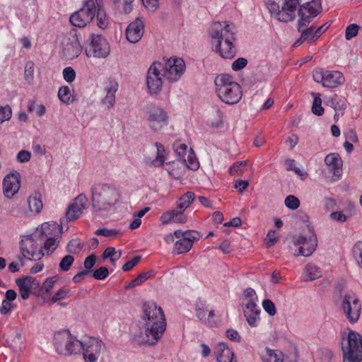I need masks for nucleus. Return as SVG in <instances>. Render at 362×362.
<instances>
[{
    "instance_id": "473e14b6",
    "label": "nucleus",
    "mask_w": 362,
    "mask_h": 362,
    "mask_svg": "<svg viewBox=\"0 0 362 362\" xmlns=\"http://www.w3.org/2000/svg\"><path fill=\"white\" fill-rule=\"evenodd\" d=\"M31 279V276H25L24 277L16 279V284L19 288L21 297L23 300H27L29 298L30 293V286L27 283V281H30Z\"/></svg>"
},
{
    "instance_id": "0e129e2a",
    "label": "nucleus",
    "mask_w": 362,
    "mask_h": 362,
    "mask_svg": "<svg viewBox=\"0 0 362 362\" xmlns=\"http://www.w3.org/2000/svg\"><path fill=\"white\" fill-rule=\"evenodd\" d=\"M141 257L139 255L135 256L132 259L127 261L123 266L122 270L124 272H128L132 269L141 260Z\"/></svg>"
},
{
    "instance_id": "8fccbe9b",
    "label": "nucleus",
    "mask_w": 362,
    "mask_h": 362,
    "mask_svg": "<svg viewBox=\"0 0 362 362\" xmlns=\"http://www.w3.org/2000/svg\"><path fill=\"white\" fill-rule=\"evenodd\" d=\"M262 308L270 316H274L276 314V309L274 303L269 299H264L262 301Z\"/></svg>"
},
{
    "instance_id": "f03ea898",
    "label": "nucleus",
    "mask_w": 362,
    "mask_h": 362,
    "mask_svg": "<svg viewBox=\"0 0 362 362\" xmlns=\"http://www.w3.org/2000/svg\"><path fill=\"white\" fill-rule=\"evenodd\" d=\"M237 33L236 26L230 21H218L211 25L209 30L211 42L222 58L232 59L235 57Z\"/></svg>"
},
{
    "instance_id": "bb28decb",
    "label": "nucleus",
    "mask_w": 362,
    "mask_h": 362,
    "mask_svg": "<svg viewBox=\"0 0 362 362\" xmlns=\"http://www.w3.org/2000/svg\"><path fill=\"white\" fill-rule=\"evenodd\" d=\"M119 85L115 81H109L108 83L105 86L106 93L105 97L103 99L102 103L107 108L112 107L115 103V93L118 90Z\"/></svg>"
},
{
    "instance_id": "a211bd4d",
    "label": "nucleus",
    "mask_w": 362,
    "mask_h": 362,
    "mask_svg": "<svg viewBox=\"0 0 362 362\" xmlns=\"http://www.w3.org/2000/svg\"><path fill=\"white\" fill-rule=\"evenodd\" d=\"M185 63L181 58L171 57L163 66V78L170 82L177 81L185 71Z\"/></svg>"
},
{
    "instance_id": "f3484780",
    "label": "nucleus",
    "mask_w": 362,
    "mask_h": 362,
    "mask_svg": "<svg viewBox=\"0 0 362 362\" xmlns=\"http://www.w3.org/2000/svg\"><path fill=\"white\" fill-rule=\"evenodd\" d=\"M163 66L160 62H153L149 67L146 75V85L150 93L158 94L163 88Z\"/></svg>"
},
{
    "instance_id": "a18cd8bd",
    "label": "nucleus",
    "mask_w": 362,
    "mask_h": 362,
    "mask_svg": "<svg viewBox=\"0 0 362 362\" xmlns=\"http://www.w3.org/2000/svg\"><path fill=\"white\" fill-rule=\"evenodd\" d=\"M184 161L185 162V165L189 169L196 170L199 167V163L197 158L195 157L194 154L192 152V149L190 150L187 158H185Z\"/></svg>"
},
{
    "instance_id": "c85d7f7f",
    "label": "nucleus",
    "mask_w": 362,
    "mask_h": 362,
    "mask_svg": "<svg viewBox=\"0 0 362 362\" xmlns=\"http://www.w3.org/2000/svg\"><path fill=\"white\" fill-rule=\"evenodd\" d=\"M262 362H283L286 360L284 354L279 350L264 348L260 353Z\"/></svg>"
},
{
    "instance_id": "dca6fc26",
    "label": "nucleus",
    "mask_w": 362,
    "mask_h": 362,
    "mask_svg": "<svg viewBox=\"0 0 362 362\" xmlns=\"http://www.w3.org/2000/svg\"><path fill=\"white\" fill-rule=\"evenodd\" d=\"M313 78L315 82L329 88H334L344 82V77L340 71H324L320 68L313 71Z\"/></svg>"
},
{
    "instance_id": "13d9d810",
    "label": "nucleus",
    "mask_w": 362,
    "mask_h": 362,
    "mask_svg": "<svg viewBox=\"0 0 362 362\" xmlns=\"http://www.w3.org/2000/svg\"><path fill=\"white\" fill-rule=\"evenodd\" d=\"M119 233V231L116 229H107L105 228H98L95 230L96 235H102L104 237H113Z\"/></svg>"
},
{
    "instance_id": "ea45409f",
    "label": "nucleus",
    "mask_w": 362,
    "mask_h": 362,
    "mask_svg": "<svg viewBox=\"0 0 362 362\" xmlns=\"http://www.w3.org/2000/svg\"><path fill=\"white\" fill-rule=\"evenodd\" d=\"M151 276L150 272L141 273L139 274L135 279L129 283L126 286L127 288H132L141 285Z\"/></svg>"
},
{
    "instance_id": "79ce46f5",
    "label": "nucleus",
    "mask_w": 362,
    "mask_h": 362,
    "mask_svg": "<svg viewBox=\"0 0 362 362\" xmlns=\"http://www.w3.org/2000/svg\"><path fill=\"white\" fill-rule=\"evenodd\" d=\"M34 70H35V64L32 61H28L26 62L25 66V80L28 83H31L34 78Z\"/></svg>"
},
{
    "instance_id": "f8f14e48",
    "label": "nucleus",
    "mask_w": 362,
    "mask_h": 362,
    "mask_svg": "<svg viewBox=\"0 0 362 362\" xmlns=\"http://www.w3.org/2000/svg\"><path fill=\"white\" fill-rule=\"evenodd\" d=\"M322 0H311L300 6L298 30L306 28L310 23L322 11Z\"/></svg>"
},
{
    "instance_id": "a878e982",
    "label": "nucleus",
    "mask_w": 362,
    "mask_h": 362,
    "mask_svg": "<svg viewBox=\"0 0 362 362\" xmlns=\"http://www.w3.org/2000/svg\"><path fill=\"white\" fill-rule=\"evenodd\" d=\"M215 354L218 362H236L233 351L224 342H220L215 348Z\"/></svg>"
},
{
    "instance_id": "2eb2a0df",
    "label": "nucleus",
    "mask_w": 362,
    "mask_h": 362,
    "mask_svg": "<svg viewBox=\"0 0 362 362\" xmlns=\"http://www.w3.org/2000/svg\"><path fill=\"white\" fill-rule=\"evenodd\" d=\"M298 0H284L281 9L274 1L268 4V8L271 13L279 21L288 22L292 21L295 17Z\"/></svg>"
},
{
    "instance_id": "4468645a",
    "label": "nucleus",
    "mask_w": 362,
    "mask_h": 362,
    "mask_svg": "<svg viewBox=\"0 0 362 362\" xmlns=\"http://www.w3.org/2000/svg\"><path fill=\"white\" fill-rule=\"evenodd\" d=\"M195 313L199 320L207 327H217L221 323L220 317L216 315L214 310L201 298L196 302Z\"/></svg>"
},
{
    "instance_id": "b1692460",
    "label": "nucleus",
    "mask_w": 362,
    "mask_h": 362,
    "mask_svg": "<svg viewBox=\"0 0 362 362\" xmlns=\"http://www.w3.org/2000/svg\"><path fill=\"white\" fill-rule=\"evenodd\" d=\"M21 187V175L13 172L6 175L3 180V192L6 197L11 199L18 193Z\"/></svg>"
},
{
    "instance_id": "39448f33",
    "label": "nucleus",
    "mask_w": 362,
    "mask_h": 362,
    "mask_svg": "<svg viewBox=\"0 0 362 362\" xmlns=\"http://www.w3.org/2000/svg\"><path fill=\"white\" fill-rule=\"evenodd\" d=\"M54 344L57 352L60 355L70 356L81 352L83 340L80 341L69 330H62L54 334Z\"/></svg>"
},
{
    "instance_id": "c756f323",
    "label": "nucleus",
    "mask_w": 362,
    "mask_h": 362,
    "mask_svg": "<svg viewBox=\"0 0 362 362\" xmlns=\"http://www.w3.org/2000/svg\"><path fill=\"white\" fill-rule=\"evenodd\" d=\"M154 147L156 156L154 158L149 159L150 164L153 167H160L164 164L167 159L168 153L164 146L160 143L156 142L154 144Z\"/></svg>"
},
{
    "instance_id": "aec40b11",
    "label": "nucleus",
    "mask_w": 362,
    "mask_h": 362,
    "mask_svg": "<svg viewBox=\"0 0 362 362\" xmlns=\"http://www.w3.org/2000/svg\"><path fill=\"white\" fill-rule=\"evenodd\" d=\"M88 206V199L86 194H79L73 199L69 204L66 212V218L69 221H73L78 219L82 214L84 209Z\"/></svg>"
},
{
    "instance_id": "72a5a7b5",
    "label": "nucleus",
    "mask_w": 362,
    "mask_h": 362,
    "mask_svg": "<svg viewBox=\"0 0 362 362\" xmlns=\"http://www.w3.org/2000/svg\"><path fill=\"white\" fill-rule=\"evenodd\" d=\"M303 275L306 281H313L320 278L322 276V272L316 265L309 263L305 266Z\"/></svg>"
},
{
    "instance_id": "7ed1b4c3",
    "label": "nucleus",
    "mask_w": 362,
    "mask_h": 362,
    "mask_svg": "<svg viewBox=\"0 0 362 362\" xmlns=\"http://www.w3.org/2000/svg\"><path fill=\"white\" fill-rule=\"evenodd\" d=\"M92 207L94 211H107L121 198L119 189L113 184L97 183L90 188Z\"/></svg>"
},
{
    "instance_id": "f257e3e1",
    "label": "nucleus",
    "mask_w": 362,
    "mask_h": 362,
    "mask_svg": "<svg viewBox=\"0 0 362 362\" xmlns=\"http://www.w3.org/2000/svg\"><path fill=\"white\" fill-rule=\"evenodd\" d=\"M144 333L141 332L136 337L141 344L153 346L162 337L166 329V321L162 308L155 303H145L143 306Z\"/></svg>"
},
{
    "instance_id": "e433bc0d",
    "label": "nucleus",
    "mask_w": 362,
    "mask_h": 362,
    "mask_svg": "<svg viewBox=\"0 0 362 362\" xmlns=\"http://www.w3.org/2000/svg\"><path fill=\"white\" fill-rule=\"evenodd\" d=\"M298 32L301 33L300 35L303 36V38H304L308 43H313L319 39L318 37L315 36L314 25L306 28H301L300 30H298Z\"/></svg>"
},
{
    "instance_id": "c9c22d12",
    "label": "nucleus",
    "mask_w": 362,
    "mask_h": 362,
    "mask_svg": "<svg viewBox=\"0 0 362 362\" xmlns=\"http://www.w3.org/2000/svg\"><path fill=\"white\" fill-rule=\"evenodd\" d=\"M61 238H45L43 240L42 243H44L42 250H45L46 255H52L57 248L59 243L60 242Z\"/></svg>"
},
{
    "instance_id": "052dcab7",
    "label": "nucleus",
    "mask_w": 362,
    "mask_h": 362,
    "mask_svg": "<svg viewBox=\"0 0 362 362\" xmlns=\"http://www.w3.org/2000/svg\"><path fill=\"white\" fill-rule=\"evenodd\" d=\"M69 291H70L69 289H64V288H61V289L58 290L53 295V296L51 298L52 303H54L57 302L58 300H63V299L66 298V296H68V294L69 293Z\"/></svg>"
},
{
    "instance_id": "338daca9",
    "label": "nucleus",
    "mask_w": 362,
    "mask_h": 362,
    "mask_svg": "<svg viewBox=\"0 0 362 362\" xmlns=\"http://www.w3.org/2000/svg\"><path fill=\"white\" fill-rule=\"evenodd\" d=\"M278 238L275 230H269L265 239L266 244L268 247L273 246L277 242Z\"/></svg>"
},
{
    "instance_id": "4be33fe9",
    "label": "nucleus",
    "mask_w": 362,
    "mask_h": 362,
    "mask_svg": "<svg viewBox=\"0 0 362 362\" xmlns=\"http://www.w3.org/2000/svg\"><path fill=\"white\" fill-rule=\"evenodd\" d=\"M34 237H37L40 242L42 243L45 238H61L62 229L57 223L46 222L37 227L33 232Z\"/></svg>"
},
{
    "instance_id": "5fc2aeb1",
    "label": "nucleus",
    "mask_w": 362,
    "mask_h": 362,
    "mask_svg": "<svg viewBox=\"0 0 362 362\" xmlns=\"http://www.w3.org/2000/svg\"><path fill=\"white\" fill-rule=\"evenodd\" d=\"M109 271L105 267H101L95 269L92 276L97 280H104L109 276Z\"/></svg>"
},
{
    "instance_id": "09e8293b",
    "label": "nucleus",
    "mask_w": 362,
    "mask_h": 362,
    "mask_svg": "<svg viewBox=\"0 0 362 362\" xmlns=\"http://www.w3.org/2000/svg\"><path fill=\"white\" fill-rule=\"evenodd\" d=\"M359 26L356 23L349 25L346 28L345 38L347 40L356 37L358 33Z\"/></svg>"
},
{
    "instance_id": "6e6552de",
    "label": "nucleus",
    "mask_w": 362,
    "mask_h": 362,
    "mask_svg": "<svg viewBox=\"0 0 362 362\" xmlns=\"http://www.w3.org/2000/svg\"><path fill=\"white\" fill-rule=\"evenodd\" d=\"M341 308L351 324H354L358 321L361 314L362 305L354 292L349 291L342 296Z\"/></svg>"
},
{
    "instance_id": "de8ad7c7",
    "label": "nucleus",
    "mask_w": 362,
    "mask_h": 362,
    "mask_svg": "<svg viewBox=\"0 0 362 362\" xmlns=\"http://www.w3.org/2000/svg\"><path fill=\"white\" fill-rule=\"evenodd\" d=\"M284 204L289 209L296 210L300 206V200L294 195H288L286 197Z\"/></svg>"
},
{
    "instance_id": "680f3d73",
    "label": "nucleus",
    "mask_w": 362,
    "mask_h": 362,
    "mask_svg": "<svg viewBox=\"0 0 362 362\" xmlns=\"http://www.w3.org/2000/svg\"><path fill=\"white\" fill-rule=\"evenodd\" d=\"M247 64V60L243 57H239L235 59L231 65V68L235 71H238L245 68Z\"/></svg>"
},
{
    "instance_id": "0eeeda50",
    "label": "nucleus",
    "mask_w": 362,
    "mask_h": 362,
    "mask_svg": "<svg viewBox=\"0 0 362 362\" xmlns=\"http://www.w3.org/2000/svg\"><path fill=\"white\" fill-rule=\"evenodd\" d=\"M344 362L362 361V337L354 331H351L346 339L341 341Z\"/></svg>"
},
{
    "instance_id": "20e7f679",
    "label": "nucleus",
    "mask_w": 362,
    "mask_h": 362,
    "mask_svg": "<svg viewBox=\"0 0 362 362\" xmlns=\"http://www.w3.org/2000/svg\"><path fill=\"white\" fill-rule=\"evenodd\" d=\"M215 91L219 99L227 105H235L242 98L243 91L240 84L228 74L217 76L214 80Z\"/></svg>"
},
{
    "instance_id": "9b49d317",
    "label": "nucleus",
    "mask_w": 362,
    "mask_h": 362,
    "mask_svg": "<svg viewBox=\"0 0 362 362\" xmlns=\"http://www.w3.org/2000/svg\"><path fill=\"white\" fill-rule=\"evenodd\" d=\"M96 11V0H86L83 6L70 16V23L75 27L83 28L93 19Z\"/></svg>"
},
{
    "instance_id": "864d4df0",
    "label": "nucleus",
    "mask_w": 362,
    "mask_h": 362,
    "mask_svg": "<svg viewBox=\"0 0 362 362\" xmlns=\"http://www.w3.org/2000/svg\"><path fill=\"white\" fill-rule=\"evenodd\" d=\"M12 116L11 108L8 105L0 106V124L9 120Z\"/></svg>"
},
{
    "instance_id": "1a4fd4ad",
    "label": "nucleus",
    "mask_w": 362,
    "mask_h": 362,
    "mask_svg": "<svg viewBox=\"0 0 362 362\" xmlns=\"http://www.w3.org/2000/svg\"><path fill=\"white\" fill-rule=\"evenodd\" d=\"M42 244L37 237H34V233L30 235H21L20 241L21 252L25 258L29 260H40L45 255L41 246Z\"/></svg>"
},
{
    "instance_id": "3c124183",
    "label": "nucleus",
    "mask_w": 362,
    "mask_h": 362,
    "mask_svg": "<svg viewBox=\"0 0 362 362\" xmlns=\"http://www.w3.org/2000/svg\"><path fill=\"white\" fill-rule=\"evenodd\" d=\"M63 78L67 83H72L76 78V71L71 66H67L63 69Z\"/></svg>"
},
{
    "instance_id": "393cba45",
    "label": "nucleus",
    "mask_w": 362,
    "mask_h": 362,
    "mask_svg": "<svg viewBox=\"0 0 362 362\" xmlns=\"http://www.w3.org/2000/svg\"><path fill=\"white\" fill-rule=\"evenodd\" d=\"M127 40L131 43L138 42L144 33V23L140 18H136L130 23L126 29Z\"/></svg>"
},
{
    "instance_id": "58836bf2",
    "label": "nucleus",
    "mask_w": 362,
    "mask_h": 362,
    "mask_svg": "<svg viewBox=\"0 0 362 362\" xmlns=\"http://www.w3.org/2000/svg\"><path fill=\"white\" fill-rule=\"evenodd\" d=\"M326 103L336 111L344 110L346 107L344 102L337 95L328 98Z\"/></svg>"
},
{
    "instance_id": "6e6d98bb",
    "label": "nucleus",
    "mask_w": 362,
    "mask_h": 362,
    "mask_svg": "<svg viewBox=\"0 0 362 362\" xmlns=\"http://www.w3.org/2000/svg\"><path fill=\"white\" fill-rule=\"evenodd\" d=\"M16 305L12 303L11 301L4 299L1 303V305L0 306V313L3 315H6L10 312H11Z\"/></svg>"
},
{
    "instance_id": "7c9ffc66",
    "label": "nucleus",
    "mask_w": 362,
    "mask_h": 362,
    "mask_svg": "<svg viewBox=\"0 0 362 362\" xmlns=\"http://www.w3.org/2000/svg\"><path fill=\"white\" fill-rule=\"evenodd\" d=\"M81 51L82 47L77 39L71 43H67L64 48V55L70 59L78 57Z\"/></svg>"
},
{
    "instance_id": "774afa93",
    "label": "nucleus",
    "mask_w": 362,
    "mask_h": 362,
    "mask_svg": "<svg viewBox=\"0 0 362 362\" xmlns=\"http://www.w3.org/2000/svg\"><path fill=\"white\" fill-rule=\"evenodd\" d=\"M31 153L26 150H21L17 154V160L20 163H25L30 160Z\"/></svg>"
},
{
    "instance_id": "603ef678",
    "label": "nucleus",
    "mask_w": 362,
    "mask_h": 362,
    "mask_svg": "<svg viewBox=\"0 0 362 362\" xmlns=\"http://www.w3.org/2000/svg\"><path fill=\"white\" fill-rule=\"evenodd\" d=\"M201 237L202 236L199 232L197 230H185V236L184 238L186 239V240H188V243H190V245L192 246L193 243L195 241L199 240Z\"/></svg>"
},
{
    "instance_id": "49530a36",
    "label": "nucleus",
    "mask_w": 362,
    "mask_h": 362,
    "mask_svg": "<svg viewBox=\"0 0 362 362\" xmlns=\"http://www.w3.org/2000/svg\"><path fill=\"white\" fill-rule=\"evenodd\" d=\"M97 25L100 28L105 29L108 25V18L103 11L97 8Z\"/></svg>"
},
{
    "instance_id": "a19ab883",
    "label": "nucleus",
    "mask_w": 362,
    "mask_h": 362,
    "mask_svg": "<svg viewBox=\"0 0 362 362\" xmlns=\"http://www.w3.org/2000/svg\"><path fill=\"white\" fill-rule=\"evenodd\" d=\"M74 262V257L71 255H65L60 261L59 267L60 270L68 272Z\"/></svg>"
},
{
    "instance_id": "5701e85b",
    "label": "nucleus",
    "mask_w": 362,
    "mask_h": 362,
    "mask_svg": "<svg viewBox=\"0 0 362 362\" xmlns=\"http://www.w3.org/2000/svg\"><path fill=\"white\" fill-rule=\"evenodd\" d=\"M257 302L248 300L244 301L243 304L244 316L249 325L252 327H257L260 321L261 309L257 306Z\"/></svg>"
},
{
    "instance_id": "412c9836",
    "label": "nucleus",
    "mask_w": 362,
    "mask_h": 362,
    "mask_svg": "<svg viewBox=\"0 0 362 362\" xmlns=\"http://www.w3.org/2000/svg\"><path fill=\"white\" fill-rule=\"evenodd\" d=\"M293 243L295 245L299 246L298 252L295 254L296 256L309 257L314 252L317 245V237L314 233L308 239L303 235H299L294 239Z\"/></svg>"
},
{
    "instance_id": "ddd939ff",
    "label": "nucleus",
    "mask_w": 362,
    "mask_h": 362,
    "mask_svg": "<svg viewBox=\"0 0 362 362\" xmlns=\"http://www.w3.org/2000/svg\"><path fill=\"white\" fill-rule=\"evenodd\" d=\"M105 349V344L96 337H88L83 340L81 352L85 362H97Z\"/></svg>"
},
{
    "instance_id": "423d86ee",
    "label": "nucleus",
    "mask_w": 362,
    "mask_h": 362,
    "mask_svg": "<svg viewBox=\"0 0 362 362\" xmlns=\"http://www.w3.org/2000/svg\"><path fill=\"white\" fill-rule=\"evenodd\" d=\"M195 199L194 192L188 191L179 198L177 207L175 210L168 211L160 216V221L166 225L170 223H184L187 221V217L184 211L190 206Z\"/></svg>"
},
{
    "instance_id": "c03bdc74",
    "label": "nucleus",
    "mask_w": 362,
    "mask_h": 362,
    "mask_svg": "<svg viewBox=\"0 0 362 362\" xmlns=\"http://www.w3.org/2000/svg\"><path fill=\"white\" fill-rule=\"evenodd\" d=\"M121 257V252H119L118 255H117L116 250L113 247H107L103 253V257L104 259L110 258V262L114 264L117 259H119Z\"/></svg>"
},
{
    "instance_id": "9d476101",
    "label": "nucleus",
    "mask_w": 362,
    "mask_h": 362,
    "mask_svg": "<svg viewBox=\"0 0 362 362\" xmlns=\"http://www.w3.org/2000/svg\"><path fill=\"white\" fill-rule=\"evenodd\" d=\"M88 40L89 43L85 50L88 57L105 59L110 55V44L102 35L92 34Z\"/></svg>"
},
{
    "instance_id": "6ab92c4d",
    "label": "nucleus",
    "mask_w": 362,
    "mask_h": 362,
    "mask_svg": "<svg viewBox=\"0 0 362 362\" xmlns=\"http://www.w3.org/2000/svg\"><path fill=\"white\" fill-rule=\"evenodd\" d=\"M147 122L151 129L160 131L168 124V113L162 108L153 107L148 112Z\"/></svg>"
},
{
    "instance_id": "f704fd0d",
    "label": "nucleus",
    "mask_w": 362,
    "mask_h": 362,
    "mask_svg": "<svg viewBox=\"0 0 362 362\" xmlns=\"http://www.w3.org/2000/svg\"><path fill=\"white\" fill-rule=\"evenodd\" d=\"M192 246L188 240L185 238L177 240L173 245V253L174 255H181L188 252Z\"/></svg>"
},
{
    "instance_id": "e2e57ef3",
    "label": "nucleus",
    "mask_w": 362,
    "mask_h": 362,
    "mask_svg": "<svg viewBox=\"0 0 362 362\" xmlns=\"http://www.w3.org/2000/svg\"><path fill=\"white\" fill-rule=\"evenodd\" d=\"M247 165L246 161H240L235 163L233 166H231L229 169V173L232 175H239L243 173V170H241L242 166H245Z\"/></svg>"
},
{
    "instance_id": "4c0bfd02",
    "label": "nucleus",
    "mask_w": 362,
    "mask_h": 362,
    "mask_svg": "<svg viewBox=\"0 0 362 362\" xmlns=\"http://www.w3.org/2000/svg\"><path fill=\"white\" fill-rule=\"evenodd\" d=\"M59 99L64 103L67 105L74 102L70 89L68 86H62L58 90Z\"/></svg>"
},
{
    "instance_id": "37998d69",
    "label": "nucleus",
    "mask_w": 362,
    "mask_h": 362,
    "mask_svg": "<svg viewBox=\"0 0 362 362\" xmlns=\"http://www.w3.org/2000/svg\"><path fill=\"white\" fill-rule=\"evenodd\" d=\"M352 253L354 259L362 268V241H357L354 244L352 248Z\"/></svg>"
},
{
    "instance_id": "2f4dec72",
    "label": "nucleus",
    "mask_w": 362,
    "mask_h": 362,
    "mask_svg": "<svg viewBox=\"0 0 362 362\" xmlns=\"http://www.w3.org/2000/svg\"><path fill=\"white\" fill-rule=\"evenodd\" d=\"M27 203L29 211L31 214H39L43 207L41 196L37 193H35L29 196L27 199Z\"/></svg>"
},
{
    "instance_id": "bf43d9fd",
    "label": "nucleus",
    "mask_w": 362,
    "mask_h": 362,
    "mask_svg": "<svg viewBox=\"0 0 362 362\" xmlns=\"http://www.w3.org/2000/svg\"><path fill=\"white\" fill-rule=\"evenodd\" d=\"M58 280V276L47 278L42 284V288L46 293L49 292Z\"/></svg>"
},
{
    "instance_id": "4d7b16f0",
    "label": "nucleus",
    "mask_w": 362,
    "mask_h": 362,
    "mask_svg": "<svg viewBox=\"0 0 362 362\" xmlns=\"http://www.w3.org/2000/svg\"><path fill=\"white\" fill-rule=\"evenodd\" d=\"M295 165L296 161L293 159L288 158L285 160V168L286 170L293 171L298 175H303V171L300 168L296 167Z\"/></svg>"
},
{
    "instance_id": "69168bd1",
    "label": "nucleus",
    "mask_w": 362,
    "mask_h": 362,
    "mask_svg": "<svg viewBox=\"0 0 362 362\" xmlns=\"http://www.w3.org/2000/svg\"><path fill=\"white\" fill-rule=\"evenodd\" d=\"M96 256L94 254H91L86 257L83 264L86 270L92 269L96 263Z\"/></svg>"
},
{
    "instance_id": "cd10ccee",
    "label": "nucleus",
    "mask_w": 362,
    "mask_h": 362,
    "mask_svg": "<svg viewBox=\"0 0 362 362\" xmlns=\"http://www.w3.org/2000/svg\"><path fill=\"white\" fill-rule=\"evenodd\" d=\"M325 163L334 175H341L342 160L337 153L328 154L325 158Z\"/></svg>"
}]
</instances>
